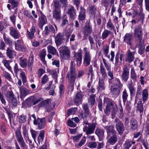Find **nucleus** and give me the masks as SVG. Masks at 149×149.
<instances>
[{
	"label": "nucleus",
	"instance_id": "14",
	"mask_svg": "<svg viewBox=\"0 0 149 149\" xmlns=\"http://www.w3.org/2000/svg\"><path fill=\"white\" fill-rule=\"evenodd\" d=\"M67 13L69 16L70 19L73 21L76 17V10L73 6H71L68 10Z\"/></svg>",
	"mask_w": 149,
	"mask_h": 149
},
{
	"label": "nucleus",
	"instance_id": "20",
	"mask_svg": "<svg viewBox=\"0 0 149 149\" xmlns=\"http://www.w3.org/2000/svg\"><path fill=\"white\" fill-rule=\"evenodd\" d=\"M52 13L53 18L56 20H60L61 15V10H53Z\"/></svg>",
	"mask_w": 149,
	"mask_h": 149
},
{
	"label": "nucleus",
	"instance_id": "1",
	"mask_svg": "<svg viewBox=\"0 0 149 149\" xmlns=\"http://www.w3.org/2000/svg\"><path fill=\"white\" fill-rule=\"evenodd\" d=\"M84 126L83 131L87 135V138L91 141H95V139L94 136L90 135L94 132L96 127L95 124L94 123H91L86 121H84Z\"/></svg>",
	"mask_w": 149,
	"mask_h": 149
},
{
	"label": "nucleus",
	"instance_id": "36",
	"mask_svg": "<svg viewBox=\"0 0 149 149\" xmlns=\"http://www.w3.org/2000/svg\"><path fill=\"white\" fill-rule=\"evenodd\" d=\"M46 55V50L45 49H43L40 53V58L44 64L46 63L45 57Z\"/></svg>",
	"mask_w": 149,
	"mask_h": 149
},
{
	"label": "nucleus",
	"instance_id": "46",
	"mask_svg": "<svg viewBox=\"0 0 149 149\" xmlns=\"http://www.w3.org/2000/svg\"><path fill=\"white\" fill-rule=\"evenodd\" d=\"M11 5L12 8L13 9L17 7L18 4L17 0H8V2Z\"/></svg>",
	"mask_w": 149,
	"mask_h": 149
},
{
	"label": "nucleus",
	"instance_id": "6",
	"mask_svg": "<svg viewBox=\"0 0 149 149\" xmlns=\"http://www.w3.org/2000/svg\"><path fill=\"white\" fill-rule=\"evenodd\" d=\"M134 36L135 39L138 40L139 42H141L142 40L143 29L140 25L137 26L134 30Z\"/></svg>",
	"mask_w": 149,
	"mask_h": 149
},
{
	"label": "nucleus",
	"instance_id": "31",
	"mask_svg": "<svg viewBox=\"0 0 149 149\" xmlns=\"http://www.w3.org/2000/svg\"><path fill=\"white\" fill-rule=\"evenodd\" d=\"M135 54V52H131L129 50L127 54V60L129 62H131L133 61L134 59V56Z\"/></svg>",
	"mask_w": 149,
	"mask_h": 149
},
{
	"label": "nucleus",
	"instance_id": "18",
	"mask_svg": "<svg viewBox=\"0 0 149 149\" xmlns=\"http://www.w3.org/2000/svg\"><path fill=\"white\" fill-rule=\"evenodd\" d=\"M74 59L77 63V65L80 66L81 63L82 55L80 52H78L75 54Z\"/></svg>",
	"mask_w": 149,
	"mask_h": 149
},
{
	"label": "nucleus",
	"instance_id": "64",
	"mask_svg": "<svg viewBox=\"0 0 149 149\" xmlns=\"http://www.w3.org/2000/svg\"><path fill=\"white\" fill-rule=\"evenodd\" d=\"M88 146L90 148H96L97 144L95 142H91L88 143Z\"/></svg>",
	"mask_w": 149,
	"mask_h": 149
},
{
	"label": "nucleus",
	"instance_id": "43",
	"mask_svg": "<svg viewBox=\"0 0 149 149\" xmlns=\"http://www.w3.org/2000/svg\"><path fill=\"white\" fill-rule=\"evenodd\" d=\"M95 95H93L91 96L88 99V102L90 104L91 107L93 106L95 103Z\"/></svg>",
	"mask_w": 149,
	"mask_h": 149
},
{
	"label": "nucleus",
	"instance_id": "13",
	"mask_svg": "<svg viewBox=\"0 0 149 149\" xmlns=\"http://www.w3.org/2000/svg\"><path fill=\"white\" fill-rule=\"evenodd\" d=\"M133 40V37L132 34L129 33H126L124 37L123 41L130 46L132 45Z\"/></svg>",
	"mask_w": 149,
	"mask_h": 149
},
{
	"label": "nucleus",
	"instance_id": "33",
	"mask_svg": "<svg viewBox=\"0 0 149 149\" xmlns=\"http://www.w3.org/2000/svg\"><path fill=\"white\" fill-rule=\"evenodd\" d=\"M141 42H139L138 44V47L139 49L138 50V52L140 54H143L145 50V47L143 44V41H141Z\"/></svg>",
	"mask_w": 149,
	"mask_h": 149
},
{
	"label": "nucleus",
	"instance_id": "4",
	"mask_svg": "<svg viewBox=\"0 0 149 149\" xmlns=\"http://www.w3.org/2000/svg\"><path fill=\"white\" fill-rule=\"evenodd\" d=\"M60 55L63 59L68 60L70 57V48L65 46H61L60 48Z\"/></svg>",
	"mask_w": 149,
	"mask_h": 149
},
{
	"label": "nucleus",
	"instance_id": "55",
	"mask_svg": "<svg viewBox=\"0 0 149 149\" xmlns=\"http://www.w3.org/2000/svg\"><path fill=\"white\" fill-rule=\"evenodd\" d=\"M45 133V132L44 130H42L40 131L39 137L38 138V141L39 143H40L39 137L40 138V139H41L42 141H43L44 139Z\"/></svg>",
	"mask_w": 149,
	"mask_h": 149
},
{
	"label": "nucleus",
	"instance_id": "30",
	"mask_svg": "<svg viewBox=\"0 0 149 149\" xmlns=\"http://www.w3.org/2000/svg\"><path fill=\"white\" fill-rule=\"evenodd\" d=\"M111 90L112 94L114 96H117L120 92V89L111 86Z\"/></svg>",
	"mask_w": 149,
	"mask_h": 149
},
{
	"label": "nucleus",
	"instance_id": "47",
	"mask_svg": "<svg viewBox=\"0 0 149 149\" xmlns=\"http://www.w3.org/2000/svg\"><path fill=\"white\" fill-rule=\"evenodd\" d=\"M117 111L119 117L122 118L123 116L124 113L123 109L121 105H120L119 108H118Z\"/></svg>",
	"mask_w": 149,
	"mask_h": 149
},
{
	"label": "nucleus",
	"instance_id": "23",
	"mask_svg": "<svg viewBox=\"0 0 149 149\" xmlns=\"http://www.w3.org/2000/svg\"><path fill=\"white\" fill-rule=\"evenodd\" d=\"M83 96V95L81 93H78L76 95L75 97L74 100V103L76 104H81Z\"/></svg>",
	"mask_w": 149,
	"mask_h": 149
},
{
	"label": "nucleus",
	"instance_id": "45",
	"mask_svg": "<svg viewBox=\"0 0 149 149\" xmlns=\"http://www.w3.org/2000/svg\"><path fill=\"white\" fill-rule=\"evenodd\" d=\"M6 96L9 102H10V100L15 98L13 93L12 91H10L7 92Z\"/></svg>",
	"mask_w": 149,
	"mask_h": 149
},
{
	"label": "nucleus",
	"instance_id": "49",
	"mask_svg": "<svg viewBox=\"0 0 149 149\" xmlns=\"http://www.w3.org/2000/svg\"><path fill=\"white\" fill-rule=\"evenodd\" d=\"M128 96L126 90L125 89L123 92L122 96L123 101L124 103L126 102L127 100Z\"/></svg>",
	"mask_w": 149,
	"mask_h": 149
},
{
	"label": "nucleus",
	"instance_id": "25",
	"mask_svg": "<svg viewBox=\"0 0 149 149\" xmlns=\"http://www.w3.org/2000/svg\"><path fill=\"white\" fill-rule=\"evenodd\" d=\"M40 107H45L48 112L52 110L51 109L49 108V100H46L41 102L39 104Z\"/></svg>",
	"mask_w": 149,
	"mask_h": 149
},
{
	"label": "nucleus",
	"instance_id": "40",
	"mask_svg": "<svg viewBox=\"0 0 149 149\" xmlns=\"http://www.w3.org/2000/svg\"><path fill=\"white\" fill-rule=\"evenodd\" d=\"M53 3L54 10H61V6L58 0H54Z\"/></svg>",
	"mask_w": 149,
	"mask_h": 149
},
{
	"label": "nucleus",
	"instance_id": "35",
	"mask_svg": "<svg viewBox=\"0 0 149 149\" xmlns=\"http://www.w3.org/2000/svg\"><path fill=\"white\" fill-rule=\"evenodd\" d=\"M130 74L131 78L134 82L137 81V75L136 74L134 68H131Z\"/></svg>",
	"mask_w": 149,
	"mask_h": 149
},
{
	"label": "nucleus",
	"instance_id": "12",
	"mask_svg": "<svg viewBox=\"0 0 149 149\" xmlns=\"http://www.w3.org/2000/svg\"><path fill=\"white\" fill-rule=\"evenodd\" d=\"M10 36L15 39H18L20 36V33L17 29L13 27L9 28Z\"/></svg>",
	"mask_w": 149,
	"mask_h": 149
},
{
	"label": "nucleus",
	"instance_id": "50",
	"mask_svg": "<svg viewBox=\"0 0 149 149\" xmlns=\"http://www.w3.org/2000/svg\"><path fill=\"white\" fill-rule=\"evenodd\" d=\"M137 109L140 113L143 112V104L141 101L138 102L137 104Z\"/></svg>",
	"mask_w": 149,
	"mask_h": 149
},
{
	"label": "nucleus",
	"instance_id": "19",
	"mask_svg": "<svg viewBox=\"0 0 149 149\" xmlns=\"http://www.w3.org/2000/svg\"><path fill=\"white\" fill-rule=\"evenodd\" d=\"M111 86L121 89L123 87V84L121 83L120 80L116 78L113 80V84Z\"/></svg>",
	"mask_w": 149,
	"mask_h": 149
},
{
	"label": "nucleus",
	"instance_id": "2",
	"mask_svg": "<svg viewBox=\"0 0 149 149\" xmlns=\"http://www.w3.org/2000/svg\"><path fill=\"white\" fill-rule=\"evenodd\" d=\"M104 128L107 130L108 138V143L111 145H113L117 142L118 137L117 133L112 125L106 126Z\"/></svg>",
	"mask_w": 149,
	"mask_h": 149
},
{
	"label": "nucleus",
	"instance_id": "57",
	"mask_svg": "<svg viewBox=\"0 0 149 149\" xmlns=\"http://www.w3.org/2000/svg\"><path fill=\"white\" fill-rule=\"evenodd\" d=\"M20 75L22 78L23 84L24 85L25 83L26 82V77L25 73L24 72H22L20 73Z\"/></svg>",
	"mask_w": 149,
	"mask_h": 149
},
{
	"label": "nucleus",
	"instance_id": "37",
	"mask_svg": "<svg viewBox=\"0 0 149 149\" xmlns=\"http://www.w3.org/2000/svg\"><path fill=\"white\" fill-rule=\"evenodd\" d=\"M87 72L88 78H90L91 80L92 81L94 74L93 72V67L92 65H90L88 67Z\"/></svg>",
	"mask_w": 149,
	"mask_h": 149
},
{
	"label": "nucleus",
	"instance_id": "9",
	"mask_svg": "<svg viewBox=\"0 0 149 149\" xmlns=\"http://www.w3.org/2000/svg\"><path fill=\"white\" fill-rule=\"evenodd\" d=\"M47 22V19L46 16L41 11H40V16L38 21V26L42 29L43 26Z\"/></svg>",
	"mask_w": 149,
	"mask_h": 149
},
{
	"label": "nucleus",
	"instance_id": "38",
	"mask_svg": "<svg viewBox=\"0 0 149 149\" xmlns=\"http://www.w3.org/2000/svg\"><path fill=\"white\" fill-rule=\"evenodd\" d=\"M33 55H31L30 56L28 61H27L28 67L30 68H32L34 62L33 61Z\"/></svg>",
	"mask_w": 149,
	"mask_h": 149
},
{
	"label": "nucleus",
	"instance_id": "27",
	"mask_svg": "<svg viewBox=\"0 0 149 149\" xmlns=\"http://www.w3.org/2000/svg\"><path fill=\"white\" fill-rule=\"evenodd\" d=\"M104 131L103 130H101L98 128H97L95 131V133L98 136L100 139L103 137Z\"/></svg>",
	"mask_w": 149,
	"mask_h": 149
},
{
	"label": "nucleus",
	"instance_id": "51",
	"mask_svg": "<svg viewBox=\"0 0 149 149\" xmlns=\"http://www.w3.org/2000/svg\"><path fill=\"white\" fill-rule=\"evenodd\" d=\"M131 146L132 144L131 143V141L129 140L126 141L123 145V149H129Z\"/></svg>",
	"mask_w": 149,
	"mask_h": 149
},
{
	"label": "nucleus",
	"instance_id": "41",
	"mask_svg": "<svg viewBox=\"0 0 149 149\" xmlns=\"http://www.w3.org/2000/svg\"><path fill=\"white\" fill-rule=\"evenodd\" d=\"M15 53V52L13 51L11 48L8 47L6 50V54L8 57L9 58H12Z\"/></svg>",
	"mask_w": 149,
	"mask_h": 149
},
{
	"label": "nucleus",
	"instance_id": "56",
	"mask_svg": "<svg viewBox=\"0 0 149 149\" xmlns=\"http://www.w3.org/2000/svg\"><path fill=\"white\" fill-rule=\"evenodd\" d=\"M3 40L6 43L9 44H12V40L9 37H7L4 34L3 36Z\"/></svg>",
	"mask_w": 149,
	"mask_h": 149
},
{
	"label": "nucleus",
	"instance_id": "32",
	"mask_svg": "<svg viewBox=\"0 0 149 149\" xmlns=\"http://www.w3.org/2000/svg\"><path fill=\"white\" fill-rule=\"evenodd\" d=\"M98 85V89L99 90L101 91L105 89V86L104 82V79L102 78L99 79Z\"/></svg>",
	"mask_w": 149,
	"mask_h": 149
},
{
	"label": "nucleus",
	"instance_id": "61",
	"mask_svg": "<svg viewBox=\"0 0 149 149\" xmlns=\"http://www.w3.org/2000/svg\"><path fill=\"white\" fill-rule=\"evenodd\" d=\"M4 65L6 67V68L10 71H11V68L9 62L7 60H4L3 61Z\"/></svg>",
	"mask_w": 149,
	"mask_h": 149
},
{
	"label": "nucleus",
	"instance_id": "29",
	"mask_svg": "<svg viewBox=\"0 0 149 149\" xmlns=\"http://www.w3.org/2000/svg\"><path fill=\"white\" fill-rule=\"evenodd\" d=\"M112 34V32L107 29H105L102 34V38L103 40L106 39L108 36Z\"/></svg>",
	"mask_w": 149,
	"mask_h": 149
},
{
	"label": "nucleus",
	"instance_id": "8",
	"mask_svg": "<svg viewBox=\"0 0 149 149\" xmlns=\"http://www.w3.org/2000/svg\"><path fill=\"white\" fill-rule=\"evenodd\" d=\"M115 121L116 123V127L118 133L122 134L125 130L124 127L122 122L118 118H116L115 119Z\"/></svg>",
	"mask_w": 149,
	"mask_h": 149
},
{
	"label": "nucleus",
	"instance_id": "62",
	"mask_svg": "<svg viewBox=\"0 0 149 149\" xmlns=\"http://www.w3.org/2000/svg\"><path fill=\"white\" fill-rule=\"evenodd\" d=\"M88 40L90 41L91 44V49H93L94 47L93 46V45L94 44V42L93 38L90 36L88 37Z\"/></svg>",
	"mask_w": 149,
	"mask_h": 149
},
{
	"label": "nucleus",
	"instance_id": "5",
	"mask_svg": "<svg viewBox=\"0 0 149 149\" xmlns=\"http://www.w3.org/2000/svg\"><path fill=\"white\" fill-rule=\"evenodd\" d=\"M83 50L84 52L83 64L86 67L90 64L91 60V56L90 51L86 47L84 48Z\"/></svg>",
	"mask_w": 149,
	"mask_h": 149
},
{
	"label": "nucleus",
	"instance_id": "54",
	"mask_svg": "<svg viewBox=\"0 0 149 149\" xmlns=\"http://www.w3.org/2000/svg\"><path fill=\"white\" fill-rule=\"evenodd\" d=\"M128 88L129 90L130 93L131 95L134 94L135 93V90L134 89V86L132 84H130L129 85Z\"/></svg>",
	"mask_w": 149,
	"mask_h": 149
},
{
	"label": "nucleus",
	"instance_id": "7",
	"mask_svg": "<svg viewBox=\"0 0 149 149\" xmlns=\"http://www.w3.org/2000/svg\"><path fill=\"white\" fill-rule=\"evenodd\" d=\"M104 103L107 104L106 108L104 110V113L106 115H108L111 111H115L114 105L111 100L106 99Z\"/></svg>",
	"mask_w": 149,
	"mask_h": 149
},
{
	"label": "nucleus",
	"instance_id": "44",
	"mask_svg": "<svg viewBox=\"0 0 149 149\" xmlns=\"http://www.w3.org/2000/svg\"><path fill=\"white\" fill-rule=\"evenodd\" d=\"M130 125L132 129H136L138 127L136 121L134 118L131 119L130 121Z\"/></svg>",
	"mask_w": 149,
	"mask_h": 149
},
{
	"label": "nucleus",
	"instance_id": "15",
	"mask_svg": "<svg viewBox=\"0 0 149 149\" xmlns=\"http://www.w3.org/2000/svg\"><path fill=\"white\" fill-rule=\"evenodd\" d=\"M63 38L62 34L61 33H59L57 34L55 38V42L57 46L61 45L62 43Z\"/></svg>",
	"mask_w": 149,
	"mask_h": 149
},
{
	"label": "nucleus",
	"instance_id": "48",
	"mask_svg": "<svg viewBox=\"0 0 149 149\" xmlns=\"http://www.w3.org/2000/svg\"><path fill=\"white\" fill-rule=\"evenodd\" d=\"M17 140L21 147L23 148H25L26 146V144L23 137L19 139H17Z\"/></svg>",
	"mask_w": 149,
	"mask_h": 149
},
{
	"label": "nucleus",
	"instance_id": "53",
	"mask_svg": "<svg viewBox=\"0 0 149 149\" xmlns=\"http://www.w3.org/2000/svg\"><path fill=\"white\" fill-rule=\"evenodd\" d=\"M77 110V108H74L69 109L68 110L67 112V114L68 115V116H69L71 114H74Z\"/></svg>",
	"mask_w": 149,
	"mask_h": 149
},
{
	"label": "nucleus",
	"instance_id": "11",
	"mask_svg": "<svg viewBox=\"0 0 149 149\" xmlns=\"http://www.w3.org/2000/svg\"><path fill=\"white\" fill-rule=\"evenodd\" d=\"M129 69L126 66H125L123 69L122 73L121 76L122 80L126 82L129 78Z\"/></svg>",
	"mask_w": 149,
	"mask_h": 149
},
{
	"label": "nucleus",
	"instance_id": "34",
	"mask_svg": "<svg viewBox=\"0 0 149 149\" xmlns=\"http://www.w3.org/2000/svg\"><path fill=\"white\" fill-rule=\"evenodd\" d=\"M47 50L49 53H50L53 55L56 54L57 53L56 48L51 45H49L48 46Z\"/></svg>",
	"mask_w": 149,
	"mask_h": 149
},
{
	"label": "nucleus",
	"instance_id": "16",
	"mask_svg": "<svg viewBox=\"0 0 149 149\" xmlns=\"http://www.w3.org/2000/svg\"><path fill=\"white\" fill-rule=\"evenodd\" d=\"M36 31L35 26L33 25L29 30H27V36L28 39H33L34 37V33Z\"/></svg>",
	"mask_w": 149,
	"mask_h": 149
},
{
	"label": "nucleus",
	"instance_id": "3",
	"mask_svg": "<svg viewBox=\"0 0 149 149\" xmlns=\"http://www.w3.org/2000/svg\"><path fill=\"white\" fill-rule=\"evenodd\" d=\"M75 66V65H73V61H72L70 63V70L68 72L66 77L69 83H75L77 77Z\"/></svg>",
	"mask_w": 149,
	"mask_h": 149
},
{
	"label": "nucleus",
	"instance_id": "52",
	"mask_svg": "<svg viewBox=\"0 0 149 149\" xmlns=\"http://www.w3.org/2000/svg\"><path fill=\"white\" fill-rule=\"evenodd\" d=\"M30 132L32 138L34 139V141H35L37 136L38 134V132L32 129H31Z\"/></svg>",
	"mask_w": 149,
	"mask_h": 149
},
{
	"label": "nucleus",
	"instance_id": "24",
	"mask_svg": "<svg viewBox=\"0 0 149 149\" xmlns=\"http://www.w3.org/2000/svg\"><path fill=\"white\" fill-rule=\"evenodd\" d=\"M79 21H83L85 20L86 17L85 10L83 7H81L79 15Z\"/></svg>",
	"mask_w": 149,
	"mask_h": 149
},
{
	"label": "nucleus",
	"instance_id": "39",
	"mask_svg": "<svg viewBox=\"0 0 149 149\" xmlns=\"http://www.w3.org/2000/svg\"><path fill=\"white\" fill-rule=\"evenodd\" d=\"M19 64L20 66L23 68H25L28 66L27 61L26 59H22V58H20Z\"/></svg>",
	"mask_w": 149,
	"mask_h": 149
},
{
	"label": "nucleus",
	"instance_id": "59",
	"mask_svg": "<svg viewBox=\"0 0 149 149\" xmlns=\"http://www.w3.org/2000/svg\"><path fill=\"white\" fill-rule=\"evenodd\" d=\"M26 116L22 115H20L19 118V122L20 123H23L26 121Z\"/></svg>",
	"mask_w": 149,
	"mask_h": 149
},
{
	"label": "nucleus",
	"instance_id": "26",
	"mask_svg": "<svg viewBox=\"0 0 149 149\" xmlns=\"http://www.w3.org/2000/svg\"><path fill=\"white\" fill-rule=\"evenodd\" d=\"M106 26L108 29L116 32V30L114 26L111 22V19H109L107 23Z\"/></svg>",
	"mask_w": 149,
	"mask_h": 149
},
{
	"label": "nucleus",
	"instance_id": "63",
	"mask_svg": "<svg viewBox=\"0 0 149 149\" xmlns=\"http://www.w3.org/2000/svg\"><path fill=\"white\" fill-rule=\"evenodd\" d=\"M59 92L60 96L64 93V91L65 89L64 86L63 84H61L60 85L59 87Z\"/></svg>",
	"mask_w": 149,
	"mask_h": 149
},
{
	"label": "nucleus",
	"instance_id": "17",
	"mask_svg": "<svg viewBox=\"0 0 149 149\" xmlns=\"http://www.w3.org/2000/svg\"><path fill=\"white\" fill-rule=\"evenodd\" d=\"M20 92V97L22 99L29 93V91L27 89L23 86L19 87Z\"/></svg>",
	"mask_w": 149,
	"mask_h": 149
},
{
	"label": "nucleus",
	"instance_id": "22",
	"mask_svg": "<svg viewBox=\"0 0 149 149\" xmlns=\"http://www.w3.org/2000/svg\"><path fill=\"white\" fill-rule=\"evenodd\" d=\"M37 121L38 127L39 129L44 128L46 124V120L44 118H38Z\"/></svg>",
	"mask_w": 149,
	"mask_h": 149
},
{
	"label": "nucleus",
	"instance_id": "60",
	"mask_svg": "<svg viewBox=\"0 0 149 149\" xmlns=\"http://www.w3.org/2000/svg\"><path fill=\"white\" fill-rule=\"evenodd\" d=\"M48 80V76L46 74H45L42 78L41 84H44L46 83Z\"/></svg>",
	"mask_w": 149,
	"mask_h": 149
},
{
	"label": "nucleus",
	"instance_id": "10",
	"mask_svg": "<svg viewBox=\"0 0 149 149\" xmlns=\"http://www.w3.org/2000/svg\"><path fill=\"white\" fill-rule=\"evenodd\" d=\"M102 61L106 69L108 71V75L110 78L109 79L112 80L113 79L114 77L113 72L111 70V64L107 63L106 60L103 58H102Z\"/></svg>",
	"mask_w": 149,
	"mask_h": 149
},
{
	"label": "nucleus",
	"instance_id": "28",
	"mask_svg": "<svg viewBox=\"0 0 149 149\" xmlns=\"http://www.w3.org/2000/svg\"><path fill=\"white\" fill-rule=\"evenodd\" d=\"M100 71L103 78L104 79L107 77L105 69L102 63H101L100 65Z\"/></svg>",
	"mask_w": 149,
	"mask_h": 149
},
{
	"label": "nucleus",
	"instance_id": "58",
	"mask_svg": "<svg viewBox=\"0 0 149 149\" xmlns=\"http://www.w3.org/2000/svg\"><path fill=\"white\" fill-rule=\"evenodd\" d=\"M123 1L124 2V1ZM120 2H121L119 4L118 8L117 10V11L119 14V17H121L122 16V11L121 8L122 7V6L124 5V2L122 3V1H120Z\"/></svg>",
	"mask_w": 149,
	"mask_h": 149
},
{
	"label": "nucleus",
	"instance_id": "42",
	"mask_svg": "<svg viewBox=\"0 0 149 149\" xmlns=\"http://www.w3.org/2000/svg\"><path fill=\"white\" fill-rule=\"evenodd\" d=\"M142 97L143 101L144 102L148 99V93L147 90L145 89L143 90L142 92Z\"/></svg>",
	"mask_w": 149,
	"mask_h": 149
},
{
	"label": "nucleus",
	"instance_id": "21",
	"mask_svg": "<svg viewBox=\"0 0 149 149\" xmlns=\"http://www.w3.org/2000/svg\"><path fill=\"white\" fill-rule=\"evenodd\" d=\"M92 28L91 25L88 24L84 26L83 29V32L84 35L88 36L92 32Z\"/></svg>",
	"mask_w": 149,
	"mask_h": 149
}]
</instances>
